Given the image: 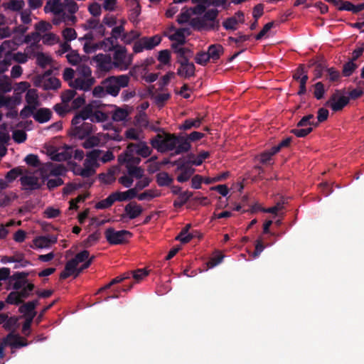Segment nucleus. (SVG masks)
Segmentation results:
<instances>
[{"mask_svg": "<svg viewBox=\"0 0 364 364\" xmlns=\"http://www.w3.org/2000/svg\"><path fill=\"white\" fill-rule=\"evenodd\" d=\"M129 81L130 77L127 75L109 76L94 87L92 95L98 98H103L107 95L117 97L122 88L127 87L129 85Z\"/></svg>", "mask_w": 364, "mask_h": 364, "instance_id": "f257e3e1", "label": "nucleus"}, {"mask_svg": "<svg viewBox=\"0 0 364 364\" xmlns=\"http://www.w3.org/2000/svg\"><path fill=\"white\" fill-rule=\"evenodd\" d=\"M89 112V108H83L72 119L70 134L74 137L82 139L93 132L92 124L85 122L90 115Z\"/></svg>", "mask_w": 364, "mask_h": 364, "instance_id": "f03ea898", "label": "nucleus"}, {"mask_svg": "<svg viewBox=\"0 0 364 364\" xmlns=\"http://www.w3.org/2000/svg\"><path fill=\"white\" fill-rule=\"evenodd\" d=\"M219 11L217 9L207 10L203 16L193 18L190 25L198 31L218 30L220 27L218 19Z\"/></svg>", "mask_w": 364, "mask_h": 364, "instance_id": "7ed1b4c3", "label": "nucleus"}, {"mask_svg": "<svg viewBox=\"0 0 364 364\" xmlns=\"http://www.w3.org/2000/svg\"><path fill=\"white\" fill-rule=\"evenodd\" d=\"M103 153L102 150L93 149L86 154V159L83 164V168L77 167L74 169L75 175H79L83 178H89L95 173V168L99 166L97 160Z\"/></svg>", "mask_w": 364, "mask_h": 364, "instance_id": "20e7f679", "label": "nucleus"}, {"mask_svg": "<svg viewBox=\"0 0 364 364\" xmlns=\"http://www.w3.org/2000/svg\"><path fill=\"white\" fill-rule=\"evenodd\" d=\"M150 144L161 153L173 151L177 145L176 136L169 133L158 134L150 140Z\"/></svg>", "mask_w": 364, "mask_h": 364, "instance_id": "39448f33", "label": "nucleus"}, {"mask_svg": "<svg viewBox=\"0 0 364 364\" xmlns=\"http://www.w3.org/2000/svg\"><path fill=\"white\" fill-rule=\"evenodd\" d=\"M112 59L114 68L120 71L127 70L132 63V55L129 54L124 46H118L115 48Z\"/></svg>", "mask_w": 364, "mask_h": 364, "instance_id": "423d86ee", "label": "nucleus"}, {"mask_svg": "<svg viewBox=\"0 0 364 364\" xmlns=\"http://www.w3.org/2000/svg\"><path fill=\"white\" fill-rule=\"evenodd\" d=\"M105 236L110 245H122L128 242L132 233L128 230H115L110 228L105 230Z\"/></svg>", "mask_w": 364, "mask_h": 364, "instance_id": "0eeeda50", "label": "nucleus"}, {"mask_svg": "<svg viewBox=\"0 0 364 364\" xmlns=\"http://www.w3.org/2000/svg\"><path fill=\"white\" fill-rule=\"evenodd\" d=\"M161 41V38L158 35L151 37H143L134 42L133 50L134 53H138L144 50H151L158 46Z\"/></svg>", "mask_w": 364, "mask_h": 364, "instance_id": "6e6552de", "label": "nucleus"}, {"mask_svg": "<svg viewBox=\"0 0 364 364\" xmlns=\"http://www.w3.org/2000/svg\"><path fill=\"white\" fill-rule=\"evenodd\" d=\"M349 102V97L343 95L339 90H336L326 102V106L334 112L343 109Z\"/></svg>", "mask_w": 364, "mask_h": 364, "instance_id": "1a4fd4ad", "label": "nucleus"}, {"mask_svg": "<svg viewBox=\"0 0 364 364\" xmlns=\"http://www.w3.org/2000/svg\"><path fill=\"white\" fill-rule=\"evenodd\" d=\"M92 60L96 64L97 70L108 73L113 68L112 57L107 54L99 53L92 57Z\"/></svg>", "mask_w": 364, "mask_h": 364, "instance_id": "9d476101", "label": "nucleus"}, {"mask_svg": "<svg viewBox=\"0 0 364 364\" xmlns=\"http://www.w3.org/2000/svg\"><path fill=\"white\" fill-rule=\"evenodd\" d=\"M33 84L35 86L41 87L44 90H56L60 87V80L55 77L37 76L34 79Z\"/></svg>", "mask_w": 364, "mask_h": 364, "instance_id": "9b49d317", "label": "nucleus"}, {"mask_svg": "<svg viewBox=\"0 0 364 364\" xmlns=\"http://www.w3.org/2000/svg\"><path fill=\"white\" fill-rule=\"evenodd\" d=\"M66 171L65 166L62 164H46L41 169V175L43 179L48 178L50 176H60Z\"/></svg>", "mask_w": 364, "mask_h": 364, "instance_id": "f8f14e48", "label": "nucleus"}, {"mask_svg": "<svg viewBox=\"0 0 364 364\" xmlns=\"http://www.w3.org/2000/svg\"><path fill=\"white\" fill-rule=\"evenodd\" d=\"M95 83V77L76 76L73 81L69 82V85L73 89L86 92L90 90Z\"/></svg>", "mask_w": 364, "mask_h": 364, "instance_id": "ddd939ff", "label": "nucleus"}, {"mask_svg": "<svg viewBox=\"0 0 364 364\" xmlns=\"http://www.w3.org/2000/svg\"><path fill=\"white\" fill-rule=\"evenodd\" d=\"M129 151H133L143 158H146L151 154L152 149L146 142L139 141L138 143H130L128 144Z\"/></svg>", "mask_w": 364, "mask_h": 364, "instance_id": "4468645a", "label": "nucleus"}, {"mask_svg": "<svg viewBox=\"0 0 364 364\" xmlns=\"http://www.w3.org/2000/svg\"><path fill=\"white\" fill-rule=\"evenodd\" d=\"M134 153L133 151H129L127 146L125 151L118 156L119 164H125L126 168L138 165L141 161V159L134 156Z\"/></svg>", "mask_w": 364, "mask_h": 364, "instance_id": "2eb2a0df", "label": "nucleus"}, {"mask_svg": "<svg viewBox=\"0 0 364 364\" xmlns=\"http://www.w3.org/2000/svg\"><path fill=\"white\" fill-rule=\"evenodd\" d=\"M20 181L24 191H33L41 188L38 178L32 175L21 176Z\"/></svg>", "mask_w": 364, "mask_h": 364, "instance_id": "dca6fc26", "label": "nucleus"}, {"mask_svg": "<svg viewBox=\"0 0 364 364\" xmlns=\"http://www.w3.org/2000/svg\"><path fill=\"white\" fill-rule=\"evenodd\" d=\"M180 67L177 70V75L185 78H188L195 75V65L193 63L186 61V60H181L178 62Z\"/></svg>", "mask_w": 364, "mask_h": 364, "instance_id": "f3484780", "label": "nucleus"}, {"mask_svg": "<svg viewBox=\"0 0 364 364\" xmlns=\"http://www.w3.org/2000/svg\"><path fill=\"white\" fill-rule=\"evenodd\" d=\"M143 212L141 206L136 202H131L126 205L124 213L122 215V218H128L130 220L139 217Z\"/></svg>", "mask_w": 364, "mask_h": 364, "instance_id": "a211bd4d", "label": "nucleus"}, {"mask_svg": "<svg viewBox=\"0 0 364 364\" xmlns=\"http://www.w3.org/2000/svg\"><path fill=\"white\" fill-rule=\"evenodd\" d=\"M171 31H173L174 33L168 35V38L173 41V43L176 45L182 46L186 43V35L189 34V30L188 28H179L175 30L171 28Z\"/></svg>", "mask_w": 364, "mask_h": 364, "instance_id": "6ab92c4d", "label": "nucleus"}, {"mask_svg": "<svg viewBox=\"0 0 364 364\" xmlns=\"http://www.w3.org/2000/svg\"><path fill=\"white\" fill-rule=\"evenodd\" d=\"M65 9L64 5L60 0H48L44 6L45 13H53L54 15L61 14Z\"/></svg>", "mask_w": 364, "mask_h": 364, "instance_id": "aec40b11", "label": "nucleus"}, {"mask_svg": "<svg viewBox=\"0 0 364 364\" xmlns=\"http://www.w3.org/2000/svg\"><path fill=\"white\" fill-rule=\"evenodd\" d=\"M177 170L181 171V173L177 176V181L180 183L188 181L195 171L193 168L187 166L184 163L178 166Z\"/></svg>", "mask_w": 364, "mask_h": 364, "instance_id": "412c9836", "label": "nucleus"}, {"mask_svg": "<svg viewBox=\"0 0 364 364\" xmlns=\"http://www.w3.org/2000/svg\"><path fill=\"white\" fill-rule=\"evenodd\" d=\"M84 108H89L90 112V115L89 116V119H90L91 122H105L107 119L108 117L107 114L99 110H95V106L93 104H89L86 105Z\"/></svg>", "mask_w": 364, "mask_h": 364, "instance_id": "4be33fe9", "label": "nucleus"}, {"mask_svg": "<svg viewBox=\"0 0 364 364\" xmlns=\"http://www.w3.org/2000/svg\"><path fill=\"white\" fill-rule=\"evenodd\" d=\"M171 48L174 50V52L177 54V62L181 60H186L189 61V59L192 57L193 53L186 48H183L181 46L172 43Z\"/></svg>", "mask_w": 364, "mask_h": 364, "instance_id": "5701e85b", "label": "nucleus"}, {"mask_svg": "<svg viewBox=\"0 0 364 364\" xmlns=\"http://www.w3.org/2000/svg\"><path fill=\"white\" fill-rule=\"evenodd\" d=\"M177 145L174 149V154H180L188 151L191 148V144L188 137L176 136Z\"/></svg>", "mask_w": 364, "mask_h": 364, "instance_id": "b1692460", "label": "nucleus"}, {"mask_svg": "<svg viewBox=\"0 0 364 364\" xmlns=\"http://www.w3.org/2000/svg\"><path fill=\"white\" fill-rule=\"evenodd\" d=\"M38 304V301H28L27 303L23 304L19 307V312L23 314L26 318H29L31 316L33 315V318L35 317L36 313L34 311L36 306Z\"/></svg>", "mask_w": 364, "mask_h": 364, "instance_id": "393cba45", "label": "nucleus"}, {"mask_svg": "<svg viewBox=\"0 0 364 364\" xmlns=\"http://www.w3.org/2000/svg\"><path fill=\"white\" fill-rule=\"evenodd\" d=\"M134 123L140 129L149 127L153 131H158V129L155 128L154 126L149 125L148 117L144 112H141L136 115L134 118Z\"/></svg>", "mask_w": 364, "mask_h": 364, "instance_id": "a878e982", "label": "nucleus"}, {"mask_svg": "<svg viewBox=\"0 0 364 364\" xmlns=\"http://www.w3.org/2000/svg\"><path fill=\"white\" fill-rule=\"evenodd\" d=\"M52 112L48 108H40L33 113L34 119L39 123H45L50 119Z\"/></svg>", "mask_w": 364, "mask_h": 364, "instance_id": "bb28decb", "label": "nucleus"}, {"mask_svg": "<svg viewBox=\"0 0 364 364\" xmlns=\"http://www.w3.org/2000/svg\"><path fill=\"white\" fill-rule=\"evenodd\" d=\"M73 150L70 146H66L63 149H58L56 155L53 156V161H67L73 156Z\"/></svg>", "mask_w": 364, "mask_h": 364, "instance_id": "cd10ccee", "label": "nucleus"}, {"mask_svg": "<svg viewBox=\"0 0 364 364\" xmlns=\"http://www.w3.org/2000/svg\"><path fill=\"white\" fill-rule=\"evenodd\" d=\"M25 6L23 0H6L2 4V7L4 10H9L12 11H19Z\"/></svg>", "mask_w": 364, "mask_h": 364, "instance_id": "c85d7f7f", "label": "nucleus"}, {"mask_svg": "<svg viewBox=\"0 0 364 364\" xmlns=\"http://www.w3.org/2000/svg\"><path fill=\"white\" fill-rule=\"evenodd\" d=\"M204 120V117L198 115L195 119H187L183 124L180 126L181 130H188L192 128H198Z\"/></svg>", "mask_w": 364, "mask_h": 364, "instance_id": "c756f323", "label": "nucleus"}, {"mask_svg": "<svg viewBox=\"0 0 364 364\" xmlns=\"http://www.w3.org/2000/svg\"><path fill=\"white\" fill-rule=\"evenodd\" d=\"M209 156L210 154L208 151H201L196 156L193 154H190L188 155V161L187 163L195 166H200L203 164L205 159L209 157Z\"/></svg>", "mask_w": 364, "mask_h": 364, "instance_id": "7c9ffc66", "label": "nucleus"}, {"mask_svg": "<svg viewBox=\"0 0 364 364\" xmlns=\"http://www.w3.org/2000/svg\"><path fill=\"white\" fill-rule=\"evenodd\" d=\"M123 34H124V28L123 25H120L113 28L112 30V36L110 38H107V41L111 43V47L109 48V50H112L115 48V42L114 40H117L119 38H122Z\"/></svg>", "mask_w": 364, "mask_h": 364, "instance_id": "2f4dec72", "label": "nucleus"}, {"mask_svg": "<svg viewBox=\"0 0 364 364\" xmlns=\"http://www.w3.org/2000/svg\"><path fill=\"white\" fill-rule=\"evenodd\" d=\"M25 98L28 105L30 107L36 109V107L39 105L38 95L36 90H28Z\"/></svg>", "mask_w": 364, "mask_h": 364, "instance_id": "473e14b6", "label": "nucleus"}, {"mask_svg": "<svg viewBox=\"0 0 364 364\" xmlns=\"http://www.w3.org/2000/svg\"><path fill=\"white\" fill-rule=\"evenodd\" d=\"M191 227V224H187L176 236V240L183 244L189 242L195 237L193 233L188 232Z\"/></svg>", "mask_w": 364, "mask_h": 364, "instance_id": "72a5a7b5", "label": "nucleus"}, {"mask_svg": "<svg viewBox=\"0 0 364 364\" xmlns=\"http://www.w3.org/2000/svg\"><path fill=\"white\" fill-rule=\"evenodd\" d=\"M113 194L114 196V198H116V201H125L131 200L137 196L136 194L135 189L132 188H130L124 192L116 191L114 192Z\"/></svg>", "mask_w": 364, "mask_h": 364, "instance_id": "f704fd0d", "label": "nucleus"}, {"mask_svg": "<svg viewBox=\"0 0 364 364\" xmlns=\"http://www.w3.org/2000/svg\"><path fill=\"white\" fill-rule=\"evenodd\" d=\"M223 48L220 44H213L209 46L208 53L211 60L215 61L218 60L220 55L223 53Z\"/></svg>", "mask_w": 364, "mask_h": 364, "instance_id": "c9c22d12", "label": "nucleus"}, {"mask_svg": "<svg viewBox=\"0 0 364 364\" xmlns=\"http://www.w3.org/2000/svg\"><path fill=\"white\" fill-rule=\"evenodd\" d=\"M36 58L38 65L43 68L50 65L53 62L52 58L49 55L43 53H37L36 54Z\"/></svg>", "mask_w": 364, "mask_h": 364, "instance_id": "e433bc0d", "label": "nucleus"}, {"mask_svg": "<svg viewBox=\"0 0 364 364\" xmlns=\"http://www.w3.org/2000/svg\"><path fill=\"white\" fill-rule=\"evenodd\" d=\"M156 183L159 186H168L173 181V178L166 172H160L156 176Z\"/></svg>", "mask_w": 364, "mask_h": 364, "instance_id": "4c0bfd02", "label": "nucleus"}, {"mask_svg": "<svg viewBox=\"0 0 364 364\" xmlns=\"http://www.w3.org/2000/svg\"><path fill=\"white\" fill-rule=\"evenodd\" d=\"M296 126L297 127H311L312 126L316 127L318 126V122H315L314 116L310 114L303 117L301 119V120L297 123Z\"/></svg>", "mask_w": 364, "mask_h": 364, "instance_id": "58836bf2", "label": "nucleus"}, {"mask_svg": "<svg viewBox=\"0 0 364 364\" xmlns=\"http://www.w3.org/2000/svg\"><path fill=\"white\" fill-rule=\"evenodd\" d=\"M29 343H0V359L3 358L5 355L4 348L6 346H9L12 352L16 349L21 348L26 346Z\"/></svg>", "mask_w": 364, "mask_h": 364, "instance_id": "ea45409f", "label": "nucleus"}, {"mask_svg": "<svg viewBox=\"0 0 364 364\" xmlns=\"http://www.w3.org/2000/svg\"><path fill=\"white\" fill-rule=\"evenodd\" d=\"M11 90L12 84L11 79L6 75H3L0 78V93L9 92Z\"/></svg>", "mask_w": 364, "mask_h": 364, "instance_id": "a19ab883", "label": "nucleus"}, {"mask_svg": "<svg viewBox=\"0 0 364 364\" xmlns=\"http://www.w3.org/2000/svg\"><path fill=\"white\" fill-rule=\"evenodd\" d=\"M116 201V198L112 193H111L107 198L102 200L95 204L97 209H105L112 205Z\"/></svg>", "mask_w": 364, "mask_h": 364, "instance_id": "79ce46f5", "label": "nucleus"}, {"mask_svg": "<svg viewBox=\"0 0 364 364\" xmlns=\"http://www.w3.org/2000/svg\"><path fill=\"white\" fill-rule=\"evenodd\" d=\"M116 171L117 170L115 168H111L107 171V173L100 174V179L105 183L110 184L116 179Z\"/></svg>", "mask_w": 364, "mask_h": 364, "instance_id": "37998d69", "label": "nucleus"}, {"mask_svg": "<svg viewBox=\"0 0 364 364\" xmlns=\"http://www.w3.org/2000/svg\"><path fill=\"white\" fill-rule=\"evenodd\" d=\"M76 76L93 77L90 68L85 64H80L76 69Z\"/></svg>", "mask_w": 364, "mask_h": 364, "instance_id": "c03bdc74", "label": "nucleus"}, {"mask_svg": "<svg viewBox=\"0 0 364 364\" xmlns=\"http://www.w3.org/2000/svg\"><path fill=\"white\" fill-rule=\"evenodd\" d=\"M192 193L188 191H184L179 194L177 200L173 202V205L176 208L183 206L192 196Z\"/></svg>", "mask_w": 364, "mask_h": 364, "instance_id": "a18cd8bd", "label": "nucleus"}, {"mask_svg": "<svg viewBox=\"0 0 364 364\" xmlns=\"http://www.w3.org/2000/svg\"><path fill=\"white\" fill-rule=\"evenodd\" d=\"M126 138L132 140H140L143 139L142 131L135 128H129L125 132Z\"/></svg>", "mask_w": 364, "mask_h": 364, "instance_id": "49530a36", "label": "nucleus"}, {"mask_svg": "<svg viewBox=\"0 0 364 364\" xmlns=\"http://www.w3.org/2000/svg\"><path fill=\"white\" fill-rule=\"evenodd\" d=\"M43 43L46 45H54L59 42V37L53 33H46L41 36Z\"/></svg>", "mask_w": 364, "mask_h": 364, "instance_id": "de8ad7c7", "label": "nucleus"}, {"mask_svg": "<svg viewBox=\"0 0 364 364\" xmlns=\"http://www.w3.org/2000/svg\"><path fill=\"white\" fill-rule=\"evenodd\" d=\"M101 139L99 136H88L85 141L82 143V146L85 149H91L94 146H97L100 144Z\"/></svg>", "mask_w": 364, "mask_h": 364, "instance_id": "09e8293b", "label": "nucleus"}, {"mask_svg": "<svg viewBox=\"0 0 364 364\" xmlns=\"http://www.w3.org/2000/svg\"><path fill=\"white\" fill-rule=\"evenodd\" d=\"M89 252L87 250H83L79 253H77L74 258L69 260V262H73V266L77 268V266L79 263L82 262H86L89 258Z\"/></svg>", "mask_w": 364, "mask_h": 364, "instance_id": "8fccbe9b", "label": "nucleus"}, {"mask_svg": "<svg viewBox=\"0 0 364 364\" xmlns=\"http://www.w3.org/2000/svg\"><path fill=\"white\" fill-rule=\"evenodd\" d=\"M128 174L134 178L137 179H140L144 176V169L141 167L137 166V165L132 166L127 168Z\"/></svg>", "mask_w": 364, "mask_h": 364, "instance_id": "3c124183", "label": "nucleus"}, {"mask_svg": "<svg viewBox=\"0 0 364 364\" xmlns=\"http://www.w3.org/2000/svg\"><path fill=\"white\" fill-rule=\"evenodd\" d=\"M9 283L13 285V289L16 291L21 289L28 284L27 279L14 278V274L9 277Z\"/></svg>", "mask_w": 364, "mask_h": 364, "instance_id": "603ef678", "label": "nucleus"}, {"mask_svg": "<svg viewBox=\"0 0 364 364\" xmlns=\"http://www.w3.org/2000/svg\"><path fill=\"white\" fill-rule=\"evenodd\" d=\"M76 268L73 266V262H68L65 264V269L60 273V278L65 279L75 273Z\"/></svg>", "mask_w": 364, "mask_h": 364, "instance_id": "864d4df0", "label": "nucleus"}, {"mask_svg": "<svg viewBox=\"0 0 364 364\" xmlns=\"http://www.w3.org/2000/svg\"><path fill=\"white\" fill-rule=\"evenodd\" d=\"M128 116V112L122 108H117L112 114V119L115 122H121L125 120Z\"/></svg>", "mask_w": 364, "mask_h": 364, "instance_id": "5fc2aeb1", "label": "nucleus"}, {"mask_svg": "<svg viewBox=\"0 0 364 364\" xmlns=\"http://www.w3.org/2000/svg\"><path fill=\"white\" fill-rule=\"evenodd\" d=\"M191 9L184 8L181 13L178 16L177 22L180 24L191 21Z\"/></svg>", "mask_w": 364, "mask_h": 364, "instance_id": "6e6d98bb", "label": "nucleus"}, {"mask_svg": "<svg viewBox=\"0 0 364 364\" xmlns=\"http://www.w3.org/2000/svg\"><path fill=\"white\" fill-rule=\"evenodd\" d=\"M139 36L140 33L138 31H131L129 33L123 34L122 41L126 44H130L134 41L136 40Z\"/></svg>", "mask_w": 364, "mask_h": 364, "instance_id": "4d7b16f0", "label": "nucleus"}, {"mask_svg": "<svg viewBox=\"0 0 364 364\" xmlns=\"http://www.w3.org/2000/svg\"><path fill=\"white\" fill-rule=\"evenodd\" d=\"M23 174V171L21 168L16 167L12 168L5 176L6 179L9 183L13 182L18 176Z\"/></svg>", "mask_w": 364, "mask_h": 364, "instance_id": "13d9d810", "label": "nucleus"}, {"mask_svg": "<svg viewBox=\"0 0 364 364\" xmlns=\"http://www.w3.org/2000/svg\"><path fill=\"white\" fill-rule=\"evenodd\" d=\"M6 302L9 304L18 305L22 303V299H21L18 291H15L9 293L6 299Z\"/></svg>", "mask_w": 364, "mask_h": 364, "instance_id": "bf43d9fd", "label": "nucleus"}, {"mask_svg": "<svg viewBox=\"0 0 364 364\" xmlns=\"http://www.w3.org/2000/svg\"><path fill=\"white\" fill-rule=\"evenodd\" d=\"M75 89L67 90L61 95V99L63 104H68L74 99L76 95Z\"/></svg>", "mask_w": 364, "mask_h": 364, "instance_id": "052dcab7", "label": "nucleus"}, {"mask_svg": "<svg viewBox=\"0 0 364 364\" xmlns=\"http://www.w3.org/2000/svg\"><path fill=\"white\" fill-rule=\"evenodd\" d=\"M68 61L73 65H80V63L81 62V57L80 55L75 51L72 50L66 55Z\"/></svg>", "mask_w": 364, "mask_h": 364, "instance_id": "680f3d73", "label": "nucleus"}, {"mask_svg": "<svg viewBox=\"0 0 364 364\" xmlns=\"http://www.w3.org/2000/svg\"><path fill=\"white\" fill-rule=\"evenodd\" d=\"M62 36L66 41H71L77 38V33L75 29L66 28L62 31Z\"/></svg>", "mask_w": 364, "mask_h": 364, "instance_id": "e2e57ef3", "label": "nucleus"}, {"mask_svg": "<svg viewBox=\"0 0 364 364\" xmlns=\"http://www.w3.org/2000/svg\"><path fill=\"white\" fill-rule=\"evenodd\" d=\"M34 285L31 283L27 284L26 287L18 291L19 296L22 301L29 296L31 292L33 290Z\"/></svg>", "mask_w": 364, "mask_h": 364, "instance_id": "0e129e2a", "label": "nucleus"}, {"mask_svg": "<svg viewBox=\"0 0 364 364\" xmlns=\"http://www.w3.org/2000/svg\"><path fill=\"white\" fill-rule=\"evenodd\" d=\"M52 28V24L45 21H41L35 25V28L39 33L48 31L51 30Z\"/></svg>", "mask_w": 364, "mask_h": 364, "instance_id": "69168bd1", "label": "nucleus"}, {"mask_svg": "<svg viewBox=\"0 0 364 364\" xmlns=\"http://www.w3.org/2000/svg\"><path fill=\"white\" fill-rule=\"evenodd\" d=\"M171 54L168 50H163L159 53L158 60L163 65H168L170 63Z\"/></svg>", "mask_w": 364, "mask_h": 364, "instance_id": "338daca9", "label": "nucleus"}, {"mask_svg": "<svg viewBox=\"0 0 364 364\" xmlns=\"http://www.w3.org/2000/svg\"><path fill=\"white\" fill-rule=\"evenodd\" d=\"M34 245L38 248L48 247L50 244V240L46 237H39L33 240Z\"/></svg>", "mask_w": 364, "mask_h": 364, "instance_id": "774afa93", "label": "nucleus"}]
</instances>
